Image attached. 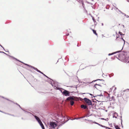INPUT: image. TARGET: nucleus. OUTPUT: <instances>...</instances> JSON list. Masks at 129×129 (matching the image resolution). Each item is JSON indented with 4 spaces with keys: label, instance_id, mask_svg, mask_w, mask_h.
<instances>
[{
    "label": "nucleus",
    "instance_id": "52",
    "mask_svg": "<svg viewBox=\"0 0 129 129\" xmlns=\"http://www.w3.org/2000/svg\"><path fill=\"white\" fill-rule=\"evenodd\" d=\"M93 122L94 123H95V124H97V123L96 122Z\"/></svg>",
    "mask_w": 129,
    "mask_h": 129
},
{
    "label": "nucleus",
    "instance_id": "63",
    "mask_svg": "<svg viewBox=\"0 0 129 129\" xmlns=\"http://www.w3.org/2000/svg\"><path fill=\"white\" fill-rule=\"evenodd\" d=\"M100 124H99V123H97V124H98V125H99Z\"/></svg>",
    "mask_w": 129,
    "mask_h": 129
},
{
    "label": "nucleus",
    "instance_id": "26",
    "mask_svg": "<svg viewBox=\"0 0 129 129\" xmlns=\"http://www.w3.org/2000/svg\"><path fill=\"white\" fill-rule=\"evenodd\" d=\"M99 126H101L102 127H106V126H104V125H103L101 124H100L99 125Z\"/></svg>",
    "mask_w": 129,
    "mask_h": 129
},
{
    "label": "nucleus",
    "instance_id": "8",
    "mask_svg": "<svg viewBox=\"0 0 129 129\" xmlns=\"http://www.w3.org/2000/svg\"><path fill=\"white\" fill-rule=\"evenodd\" d=\"M123 48V47H122V49H121V50L115 52H113V53H109L108 54V55L110 56V55L114 54H116L117 53H118L120 52H121V50H122V49Z\"/></svg>",
    "mask_w": 129,
    "mask_h": 129
},
{
    "label": "nucleus",
    "instance_id": "29",
    "mask_svg": "<svg viewBox=\"0 0 129 129\" xmlns=\"http://www.w3.org/2000/svg\"><path fill=\"white\" fill-rule=\"evenodd\" d=\"M92 20L93 21V22H96L95 21V20L94 18V17H92Z\"/></svg>",
    "mask_w": 129,
    "mask_h": 129
},
{
    "label": "nucleus",
    "instance_id": "59",
    "mask_svg": "<svg viewBox=\"0 0 129 129\" xmlns=\"http://www.w3.org/2000/svg\"><path fill=\"white\" fill-rule=\"evenodd\" d=\"M124 44H123V45H124L125 44V41H124Z\"/></svg>",
    "mask_w": 129,
    "mask_h": 129
},
{
    "label": "nucleus",
    "instance_id": "45",
    "mask_svg": "<svg viewBox=\"0 0 129 129\" xmlns=\"http://www.w3.org/2000/svg\"><path fill=\"white\" fill-rule=\"evenodd\" d=\"M122 14L124 15L125 16H126V15L125 14V13H123Z\"/></svg>",
    "mask_w": 129,
    "mask_h": 129
},
{
    "label": "nucleus",
    "instance_id": "33",
    "mask_svg": "<svg viewBox=\"0 0 129 129\" xmlns=\"http://www.w3.org/2000/svg\"><path fill=\"white\" fill-rule=\"evenodd\" d=\"M77 85H74V86H70V87H76V88H77Z\"/></svg>",
    "mask_w": 129,
    "mask_h": 129
},
{
    "label": "nucleus",
    "instance_id": "54",
    "mask_svg": "<svg viewBox=\"0 0 129 129\" xmlns=\"http://www.w3.org/2000/svg\"><path fill=\"white\" fill-rule=\"evenodd\" d=\"M116 40L119 37V36H116Z\"/></svg>",
    "mask_w": 129,
    "mask_h": 129
},
{
    "label": "nucleus",
    "instance_id": "35",
    "mask_svg": "<svg viewBox=\"0 0 129 129\" xmlns=\"http://www.w3.org/2000/svg\"><path fill=\"white\" fill-rule=\"evenodd\" d=\"M118 11H119V12H120V13H121V14H122V13H123V12H122L120 10H119V9H118Z\"/></svg>",
    "mask_w": 129,
    "mask_h": 129
},
{
    "label": "nucleus",
    "instance_id": "36",
    "mask_svg": "<svg viewBox=\"0 0 129 129\" xmlns=\"http://www.w3.org/2000/svg\"><path fill=\"white\" fill-rule=\"evenodd\" d=\"M121 124H122V119L121 118H122V116H121Z\"/></svg>",
    "mask_w": 129,
    "mask_h": 129
},
{
    "label": "nucleus",
    "instance_id": "40",
    "mask_svg": "<svg viewBox=\"0 0 129 129\" xmlns=\"http://www.w3.org/2000/svg\"><path fill=\"white\" fill-rule=\"evenodd\" d=\"M0 46H1L2 47V48L3 49H4V50H5V49H4V47L2 46V45H1L0 44Z\"/></svg>",
    "mask_w": 129,
    "mask_h": 129
},
{
    "label": "nucleus",
    "instance_id": "43",
    "mask_svg": "<svg viewBox=\"0 0 129 129\" xmlns=\"http://www.w3.org/2000/svg\"><path fill=\"white\" fill-rule=\"evenodd\" d=\"M126 16L127 18H129V16H128V15H126Z\"/></svg>",
    "mask_w": 129,
    "mask_h": 129
},
{
    "label": "nucleus",
    "instance_id": "37",
    "mask_svg": "<svg viewBox=\"0 0 129 129\" xmlns=\"http://www.w3.org/2000/svg\"><path fill=\"white\" fill-rule=\"evenodd\" d=\"M105 128H106V129L108 128V129H112L111 128H109V127H106H106H105Z\"/></svg>",
    "mask_w": 129,
    "mask_h": 129
},
{
    "label": "nucleus",
    "instance_id": "30",
    "mask_svg": "<svg viewBox=\"0 0 129 129\" xmlns=\"http://www.w3.org/2000/svg\"><path fill=\"white\" fill-rule=\"evenodd\" d=\"M61 117L63 119H65V117L64 116H63L62 115H61Z\"/></svg>",
    "mask_w": 129,
    "mask_h": 129
},
{
    "label": "nucleus",
    "instance_id": "58",
    "mask_svg": "<svg viewBox=\"0 0 129 129\" xmlns=\"http://www.w3.org/2000/svg\"><path fill=\"white\" fill-rule=\"evenodd\" d=\"M85 116V117H88L89 116L88 115H86V116Z\"/></svg>",
    "mask_w": 129,
    "mask_h": 129
},
{
    "label": "nucleus",
    "instance_id": "18",
    "mask_svg": "<svg viewBox=\"0 0 129 129\" xmlns=\"http://www.w3.org/2000/svg\"><path fill=\"white\" fill-rule=\"evenodd\" d=\"M101 120H105L106 121H108V120H109V118H107L105 119V118H101L100 119Z\"/></svg>",
    "mask_w": 129,
    "mask_h": 129
},
{
    "label": "nucleus",
    "instance_id": "61",
    "mask_svg": "<svg viewBox=\"0 0 129 129\" xmlns=\"http://www.w3.org/2000/svg\"><path fill=\"white\" fill-rule=\"evenodd\" d=\"M103 25H104V24H103V23H102V25L103 26Z\"/></svg>",
    "mask_w": 129,
    "mask_h": 129
},
{
    "label": "nucleus",
    "instance_id": "25",
    "mask_svg": "<svg viewBox=\"0 0 129 129\" xmlns=\"http://www.w3.org/2000/svg\"><path fill=\"white\" fill-rule=\"evenodd\" d=\"M57 89H58V90H60V91L62 93V92H63L62 91V90L60 89V88H59V87H57Z\"/></svg>",
    "mask_w": 129,
    "mask_h": 129
},
{
    "label": "nucleus",
    "instance_id": "47",
    "mask_svg": "<svg viewBox=\"0 0 129 129\" xmlns=\"http://www.w3.org/2000/svg\"><path fill=\"white\" fill-rule=\"evenodd\" d=\"M85 117V116H84L83 117H81V118H84Z\"/></svg>",
    "mask_w": 129,
    "mask_h": 129
},
{
    "label": "nucleus",
    "instance_id": "7",
    "mask_svg": "<svg viewBox=\"0 0 129 129\" xmlns=\"http://www.w3.org/2000/svg\"><path fill=\"white\" fill-rule=\"evenodd\" d=\"M50 126L53 128H54L57 126V124L55 122H51L50 123Z\"/></svg>",
    "mask_w": 129,
    "mask_h": 129
},
{
    "label": "nucleus",
    "instance_id": "13",
    "mask_svg": "<svg viewBox=\"0 0 129 129\" xmlns=\"http://www.w3.org/2000/svg\"><path fill=\"white\" fill-rule=\"evenodd\" d=\"M98 80H101V81H104V80L103 79H97L96 80H93V81H92V82H88V83H92V82H95L97 81H98Z\"/></svg>",
    "mask_w": 129,
    "mask_h": 129
},
{
    "label": "nucleus",
    "instance_id": "53",
    "mask_svg": "<svg viewBox=\"0 0 129 129\" xmlns=\"http://www.w3.org/2000/svg\"><path fill=\"white\" fill-rule=\"evenodd\" d=\"M41 74H43V75H44V73H42V72H41V73H40Z\"/></svg>",
    "mask_w": 129,
    "mask_h": 129
},
{
    "label": "nucleus",
    "instance_id": "12",
    "mask_svg": "<svg viewBox=\"0 0 129 129\" xmlns=\"http://www.w3.org/2000/svg\"><path fill=\"white\" fill-rule=\"evenodd\" d=\"M76 0L78 2H79L80 3L81 2L83 7L84 8V3L82 1V0Z\"/></svg>",
    "mask_w": 129,
    "mask_h": 129
},
{
    "label": "nucleus",
    "instance_id": "9",
    "mask_svg": "<svg viewBox=\"0 0 129 129\" xmlns=\"http://www.w3.org/2000/svg\"><path fill=\"white\" fill-rule=\"evenodd\" d=\"M32 114L33 116H34L35 118L36 119L38 123H39L40 122V121H41V120L36 115H34L33 114Z\"/></svg>",
    "mask_w": 129,
    "mask_h": 129
},
{
    "label": "nucleus",
    "instance_id": "22",
    "mask_svg": "<svg viewBox=\"0 0 129 129\" xmlns=\"http://www.w3.org/2000/svg\"><path fill=\"white\" fill-rule=\"evenodd\" d=\"M103 102H104V101H102L99 104V106H101L103 105Z\"/></svg>",
    "mask_w": 129,
    "mask_h": 129
},
{
    "label": "nucleus",
    "instance_id": "14",
    "mask_svg": "<svg viewBox=\"0 0 129 129\" xmlns=\"http://www.w3.org/2000/svg\"><path fill=\"white\" fill-rule=\"evenodd\" d=\"M0 97H1L2 98H4V99H6V100H8V101H9L11 102H13L11 100H9V99H7V98H5L3 96H0Z\"/></svg>",
    "mask_w": 129,
    "mask_h": 129
},
{
    "label": "nucleus",
    "instance_id": "38",
    "mask_svg": "<svg viewBox=\"0 0 129 129\" xmlns=\"http://www.w3.org/2000/svg\"><path fill=\"white\" fill-rule=\"evenodd\" d=\"M114 115H117V116H118L117 113L116 112H115L114 113Z\"/></svg>",
    "mask_w": 129,
    "mask_h": 129
},
{
    "label": "nucleus",
    "instance_id": "3",
    "mask_svg": "<svg viewBox=\"0 0 129 129\" xmlns=\"http://www.w3.org/2000/svg\"><path fill=\"white\" fill-rule=\"evenodd\" d=\"M13 57V59H15L17 61H19L20 62H21V63H23L24 64H25V65H26V66H29V67H30L33 68L35 70H36L38 72L40 73H41V72L39 70H38L37 68H35V67H34L33 66H31L30 65H29L28 64H26V63H25L22 62L20 61L19 60L17 59L16 58H15V57Z\"/></svg>",
    "mask_w": 129,
    "mask_h": 129
},
{
    "label": "nucleus",
    "instance_id": "10",
    "mask_svg": "<svg viewBox=\"0 0 129 129\" xmlns=\"http://www.w3.org/2000/svg\"><path fill=\"white\" fill-rule=\"evenodd\" d=\"M81 108L84 109H85L88 108V107L87 106L83 104L81 105Z\"/></svg>",
    "mask_w": 129,
    "mask_h": 129
},
{
    "label": "nucleus",
    "instance_id": "56",
    "mask_svg": "<svg viewBox=\"0 0 129 129\" xmlns=\"http://www.w3.org/2000/svg\"><path fill=\"white\" fill-rule=\"evenodd\" d=\"M121 124V125L122 126V127H123V126L122 123V124Z\"/></svg>",
    "mask_w": 129,
    "mask_h": 129
},
{
    "label": "nucleus",
    "instance_id": "5",
    "mask_svg": "<svg viewBox=\"0 0 129 129\" xmlns=\"http://www.w3.org/2000/svg\"><path fill=\"white\" fill-rule=\"evenodd\" d=\"M81 99L83 100L85 102L88 106H92L93 105L92 103L91 100L89 99H88L85 98L83 99H82L81 98H80Z\"/></svg>",
    "mask_w": 129,
    "mask_h": 129
},
{
    "label": "nucleus",
    "instance_id": "48",
    "mask_svg": "<svg viewBox=\"0 0 129 129\" xmlns=\"http://www.w3.org/2000/svg\"><path fill=\"white\" fill-rule=\"evenodd\" d=\"M97 85H98V86H99L101 87H102V86L101 85H100V84H97Z\"/></svg>",
    "mask_w": 129,
    "mask_h": 129
},
{
    "label": "nucleus",
    "instance_id": "19",
    "mask_svg": "<svg viewBox=\"0 0 129 129\" xmlns=\"http://www.w3.org/2000/svg\"><path fill=\"white\" fill-rule=\"evenodd\" d=\"M114 126H115V127L116 128V129H118L119 128H120L118 127V125H115Z\"/></svg>",
    "mask_w": 129,
    "mask_h": 129
},
{
    "label": "nucleus",
    "instance_id": "57",
    "mask_svg": "<svg viewBox=\"0 0 129 129\" xmlns=\"http://www.w3.org/2000/svg\"><path fill=\"white\" fill-rule=\"evenodd\" d=\"M85 120H86V121H88V120H88V119H85Z\"/></svg>",
    "mask_w": 129,
    "mask_h": 129
},
{
    "label": "nucleus",
    "instance_id": "55",
    "mask_svg": "<svg viewBox=\"0 0 129 129\" xmlns=\"http://www.w3.org/2000/svg\"><path fill=\"white\" fill-rule=\"evenodd\" d=\"M0 112H2V113H5V112H3L2 111H1V110H0Z\"/></svg>",
    "mask_w": 129,
    "mask_h": 129
},
{
    "label": "nucleus",
    "instance_id": "24",
    "mask_svg": "<svg viewBox=\"0 0 129 129\" xmlns=\"http://www.w3.org/2000/svg\"><path fill=\"white\" fill-rule=\"evenodd\" d=\"M5 113L6 114H8V115H11V116H15L14 115H12V114H10L9 113Z\"/></svg>",
    "mask_w": 129,
    "mask_h": 129
},
{
    "label": "nucleus",
    "instance_id": "1",
    "mask_svg": "<svg viewBox=\"0 0 129 129\" xmlns=\"http://www.w3.org/2000/svg\"><path fill=\"white\" fill-rule=\"evenodd\" d=\"M76 98L74 96H70L67 98L66 100L70 102V105L72 106L74 104V101L75 100V98Z\"/></svg>",
    "mask_w": 129,
    "mask_h": 129
},
{
    "label": "nucleus",
    "instance_id": "50",
    "mask_svg": "<svg viewBox=\"0 0 129 129\" xmlns=\"http://www.w3.org/2000/svg\"><path fill=\"white\" fill-rule=\"evenodd\" d=\"M13 103H14V104H16V105H18V104L17 103H14V102H13Z\"/></svg>",
    "mask_w": 129,
    "mask_h": 129
},
{
    "label": "nucleus",
    "instance_id": "42",
    "mask_svg": "<svg viewBox=\"0 0 129 129\" xmlns=\"http://www.w3.org/2000/svg\"><path fill=\"white\" fill-rule=\"evenodd\" d=\"M121 39L123 41H124L125 40L123 39V38L122 37Z\"/></svg>",
    "mask_w": 129,
    "mask_h": 129
},
{
    "label": "nucleus",
    "instance_id": "4",
    "mask_svg": "<svg viewBox=\"0 0 129 129\" xmlns=\"http://www.w3.org/2000/svg\"><path fill=\"white\" fill-rule=\"evenodd\" d=\"M13 57V59H15L17 61H19L20 62H21V63H23L24 64H25V65H26V66H29V67H30L33 68L35 70H36L38 72L40 73H41V72L39 70H38L37 68H35V67H34L33 66H31L30 65H29L28 64H26V63H25L22 62L20 61L19 60L17 59L16 58H15V57Z\"/></svg>",
    "mask_w": 129,
    "mask_h": 129
},
{
    "label": "nucleus",
    "instance_id": "51",
    "mask_svg": "<svg viewBox=\"0 0 129 129\" xmlns=\"http://www.w3.org/2000/svg\"><path fill=\"white\" fill-rule=\"evenodd\" d=\"M77 77V79H78V81H79V82H80V81H79V79H78V77Z\"/></svg>",
    "mask_w": 129,
    "mask_h": 129
},
{
    "label": "nucleus",
    "instance_id": "11",
    "mask_svg": "<svg viewBox=\"0 0 129 129\" xmlns=\"http://www.w3.org/2000/svg\"><path fill=\"white\" fill-rule=\"evenodd\" d=\"M18 106L20 107V108L22 110L24 111V112L25 113H27V114H31L29 112H28L27 111L23 109L18 104Z\"/></svg>",
    "mask_w": 129,
    "mask_h": 129
},
{
    "label": "nucleus",
    "instance_id": "17",
    "mask_svg": "<svg viewBox=\"0 0 129 129\" xmlns=\"http://www.w3.org/2000/svg\"><path fill=\"white\" fill-rule=\"evenodd\" d=\"M92 30L93 32V33L96 35L97 36V34L96 33V31L93 29H92Z\"/></svg>",
    "mask_w": 129,
    "mask_h": 129
},
{
    "label": "nucleus",
    "instance_id": "28",
    "mask_svg": "<svg viewBox=\"0 0 129 129\" xmlns=\"http://www.w3.org/2000/svg\"><path fill=\"white\" fill-rule=\"evenodd\" d=\"M118 33L120 35H121H121H124V34L123 35L122 34V33L120 32V31H119V32H118Z\"/></svg>",
    "mask_w": 129,
    "mask_h": 129
},
{
    "label": "nucleus",
    "instance_id": "2",
    "mask_svg": "<svg viewBox=\"0 0 129 129\" xmlns=\"http://www.w3.org/2000/svg\"><path fill=\"white\" fill-rule=\"evenodd\" d=\"M48 79H49L47 80L48 82L51 84L55 89H57V82H55L50 78H49Z\"/></svg>",
    "mask_w": 129,
    "mask_h": 129
},
{
    "label": "nucleus",
    "instance_id": "32",
    "mask_svg": "<svg viewBox=\"0 0 129 129\" xmlns=\"http://www.w3.org/2000/svg\"><path fill=\"white\" fill-rule=\"evenodd\" d=\"M0 53H3L6 54V55H8L6 53H5L3 51H0Z\"/></svg>",
    "mask_w": 129,
    "mask_h": 129
},
{
    "label": "nucleus",
    "instance_id": "20",
    "mask_svg": "<svg viewBox=\"0 0 129 129\" xmlns=\"http://www.w3.org/2000/svg\"><path fill=\"white\" fill-rule=\"evenodd\" d=\"M39 124H40V125L41 126V125H43V124L42 122L41 121H40V122L39 123Z\"/></svg>",
    "mask_w": 129,
    "mask_h": 129
},
{
    "label": "nucleus",
    "instance_id": "15",
    "mask_svg": "<svg viewBox=\"0 0 129 129\" xmlns=\"http://www.w3.org/2000/svg\"><path fill=\"white\" fill-rule=\"evenodd\" d=\"M98 96H100V97H101V96L103 97V95L102 93H101L100 95H96V96H93V97H96Z\"/></svg>",
    "mask_w": 129,
    "mask_h": 129
},
{
    "label": "nucleus",
    "instance_id": "27",
    "mask_svg": "<svg viewBox=\"0 0 129 129\" xmlns=\"http://www.w3.org/2000/svg\"><path fill=\"white\" fill-rule=\"evenodd\" d=\"M99 126H101L102 127H106V126H104V125H103L101 124H100L99 125Z\"/></svg>",
    "mask_w": 129,
    "mask_h": 129
},
{
    "label": "nucleus",
    "instance_id": "16",
    "mask_svg": "<svg viewBox=\"0 0 129 129\" xmlns=\"http://www.w3.org/2000/svg\"><path fill=\"white\" fill-rule=\"evenodd\" d=\"M112 100L114 101H115V99L114 98V97L113 96H112L110 100V101H111Z\"/></svg>",
    "mask_w": 129,
    "mask_h": 129
},
{
    "label": "nucleus",
    "instance_id": "60",
    "mask_svg": "<svg viewBox=\"0 0 129 129\" xmlns=\"http://www.w3.org/2000/svg\"><path fill=\"white\" fill-rule=\"evenodd\" d=\"M109 98V96L107 97V98L108 99V98Z\"/></svg>",
    "mask_w": 129,
    "mask_h": 129
},
{
    "label": "nucleus",
    "instance_id": "21",
    "mask_svg": "<svg viewBox=\"0 0 129 129\" xmlns=\"http://www.w3.org/2000/svg\"><path fill=\"white\" fill-rule=\"evenodd\" d=\"M114 75V74L113 73H112L111 74L109 75V76L110 77H111V76H113Z\"/></svg>",
    "mask_w": 129,
    "mask_h": 129
},
{
    "label": "nucleus",
    "instance_id": "44",
    "mask_svg": "<svg viewBox=\"0 0 129 129\" xmlns=\"http://www.w3.org/2000/svg\"><path fill=\"white\" fill-rule=\"evenodd\" d=\"M88 121L90 122H92V120H88Z\"/></svg>",
    "mask_w": 129,
    "mask_h": 129
},
{
    "label": "nucleus",
    "instance_id": "6",
    "mask_svg": "<svg viewBox=\"0 0 129 129\" xmlns=\"http://www.w3.org/2000/svg\"><path fill=\"white\" fill-rule=\"evenodd\" d=\"M63 90L64 91H63V92H62V93L63 95L66 96H69L70 95V92L66 90Z\"/></svg>",
    "mask_w": 129,
    "mask_h": 129
},
{
    "label": "nucleus",
    "instance_id": "23",
    "mask_svg": "<svg viewBox=\"0 0 129 129\" xmlns=\"http://www.w3.org/2000/svg\"><path fill=\"white\" fill-rule=\"evenodd\" d=\"M96 85H97V83H96L94 85V87L95 88H96L97 89H98V88L96 87Z\"/></svg>",
    "mask_w": 129,
    "mask_h": 129
},
{
    "label": "nucleus",
    "instance_id": "41",
    "mask_svg": "<svg viewBox=\"0 0 129 129\" xmlns=\"http://www.w3.org/2000/svg\"><path fill=\"white\" fill-rule=\"evenodd\" d=\"M113 118H117V117L116 116H115L114 115H113Z\"/></svg>",
    "mask_w": 129,
    "mask_h": 129
},
{
    "label": "nucleus",
    "instance_id": "62",
    "mask_svg": "<svg viewBox=\"0 0 129 129\" xmlns=\"http://www.w3.org/2000/svg\"><path fill=\"white\" fill-rule=\"evenodd\" d=\"M70 30V29H69L68 30H67V31H69V30Z\"/></svg>",
    "mask_w": 129,
    "mask_h": 129
},
{
    "label": "nucleus",
    "instance_id": "49",
    "mask_svg": "<svg viewBox=\"0 0 129 129\" xmlns=\"http://www.w3.org/2000/svg\"><path fill=\"white\" fill-rule=\"evenodd\" d=\"M69 35V33H67L66 35V36H68Z\"/></svg>",
    "mask_w": 129,
    "mask_h": 129
},
{
    "label": "nucleus",
    "instance_id": "31",
    "mask_svg": "<svg viewBox=\"0 0 129 129\" xmlns=\"http://www.w3.org/2000/svg\"><path fill=\"white\" fill-rule=\"evenodd\" d=\"M41 126L42 127V129H45V127L44 126V125H41Z\"/></svg>",
    "mask_w": 129,
    "mask_h": 129
},
{
    "label": "nucleus",
    "instance_id": "39",
    "mask_svg": "<svg viewBox=\"0 0 129 129\" xmlns=\"http://www.w3.org/2000/svg\"><path fill=\"white\" fill-rule=\"evenodd\" d=\"M81 117L77 118H76L75 119H77V120H78V119H81Z\"/></svg>",
    "mask_w": 129,
    "mask_h": 129
},
{
    "label": "nucleus",
    "instance_id": "34",
    "mask_svg": "<svg viewBox=\"0 0 129 129\" xmlns=\"http://www.w3.org/2000/svg\"><path fill=\"white\" fill-rule=\"evenodd\" d=\"M43 76H45V77H47V78H49V77H48L47 76H46V75H45V74H44V75Z\"/></svg>",
    "mask_w": 129,
    "mask_h": 129
},
{
    "label": "nucleus",
    "instance_id": "64",
    "mask_svg": "<svg viewBox=\"0 0 129 129\" xmlns=\"http://www.w3.org/2000/svg\"><path fill=\"white\" fill-rule=\"evenodd\" d=\"M116 89V87H115V90Z\"/></svg>",
    "mask_w": 129,
    "mask_h": 129
},
{
    "label": "nucleus",
    "instance_id": "46",
    "mask_svg": "<svg viewBox=\"0 0 129 129\" xmlns=\"http://www.w3.org/2000/svg\"><path fill=\"white\" fill-rule=\"evenodd\" d=\"M88 93V94H89L90 95H91V96H93V94H91L90 93Z\"/></svg>",
    "mask_w": 129,
    "mask_h": 129
}]
</instances>
